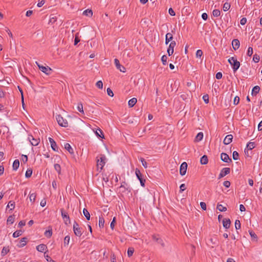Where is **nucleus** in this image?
I'll list each match as a JSON object with an SVG mask.
<instances>
[{
  "mask_svg": "<svg viewBox=\"0 0 262 262\" xmlns=\"http://www.w3.org/2000/svg\"><path fill=\"white\" fill-rule=\"evenodd\" d=\"M228 62L232 66L234 72H236L239 68L240 62L237 60L235 57H230L228 59Z\"/></svg>",
  "mask_w": 262,
  "mask_h": 262,
  "instance_id": "obj_1",
  "label": "nucleus"
},
{
  "mask_svg": "<svg viewBox=\"0 0 262 262\" xmlns=\"http://www.w3.org/2000/svg\"><path fill=\"white\" fill-rule=\"evenodd\" d=\"M56 119L60 126L64 127H67L68 126V122L67 120L63 119V118L60 115H56Z\"/></svg>",
  "mask_w": 262,
  "mask_h": 262,
  "instance_id": "obj_2",
  "label": "nucleus"
},
{
  "mask_svg": "<svg viewBox=\"0 0 262 262\" xmlns=\"http://www.w3.org/2000/svg\"><path fill=\"white\" fill-rule=\"evenodd\" d=\"M35 63L37 64V66H38L39 69L41 72H42L43 73H44L45 74H46L47 75L51 74V73L52 71V70L51 69V68H50L48 66L45 67V66H42V65L40 64L37 61H36Z\"/></svg>",
  "mask_w": 262,
  "mask_h": 262,
  "instance_id": "obj_3",
  "label": "nucleus"
},
{
  "mask_svg": "<svg viewBox=\"0 0 262 262\" xmlns=\"http://www.w3.org/2000/svg\"><path fill=\"white\" fill-rule=\"evenodd\" d=\"M73 230L75 235L80 237L82 234V229L80 228L78 224L74 222L73 224Z\"/></svg>",
  "mask_w": 262,
  "mask_h": 262,
  "instance_id": "obj_4",
  "label": "nucleus"
},
{
  "mask_svg": "<svg viewBox=\"0 0 262 262\" xmlns=\"http://www.w3.org/2000/svg\"><path fill=\"white\" fill-rule=\"evenodd\" d=\"M105 156L104 155H101L100 159H98L97 161V166L98 168H100V170L102 169L105 163Z\"/></svg>",
  "mask_w": 262,
  "mask_h": 262,
  "instance_id": "obj_5",
  "label": "nucleus"
},
{
  "mask_svg": "<svg viewBox=\"0 0 262 262\" xmlns=\"http://www.w3.org/2000/svg\"><path fill=\"white\" fill-rule=\"evenodd\" d=\"M135 173H136L137 177L138 178V179H139V180L140 182L141 185L143 187H144L145 180L143 179L142 176V174H141L140 171L138 169L136 168L135 170Z\"/></svg>",
  "mask_w": 262,
  "mask_h": 262,
  "instance_id": "obj_6",
  "label": "nucleus"
},
{
  "mask_svg": "<svg viewBox=\"0 0 262 262\" xmlns=\"http://www.w3.org/2000/svg\"><path fill=\"white\" fill-rule=\"evenodd\" d=\"M61 216L62 217V219L64 221V223L66 225H68L69 224H70V217L68 214L67 212L64 211L63 209H61Z\"/></svg>",
  "mask_w": 262,
  "mask_h": 262,
  "instance_id": "obj_7",
  "label": "nucleus"
},
{
  "mask_svg": "<svg viewBox=\"0 0 262 262\" xmlns=\"http://www.w3.org/2000/svg\"><path fill=\"white\" fill-rule=\"evenodd\" d=\"M28 139L33 146H37L40 142V139L39 138H35L32 135H29Z\"/></svg>",
  "mask_w": 262,
  "mask_h": 262,
  "instance_id": "obj_8",
  "label": "nucleus"
},
{
  "mask_svg": "<svg viewBox=\"0 0 262 262\" xmlns=\"http://www.w3.org/2000/svg\"><path fill=\"white\" fill-rule=\"evenodd\" d=\"M114 63H115V64L118 70H119L120 72H122L123 73L125 72V71H126L125 68L124 66H123L122 65H121L120 64L119 61L118 59H117V58L115 59Z\"/></svg>",
  "mask_w": 262,
  "mask_h": 262,
  "instance_id": "obj_9",
  "label": "nucleus"
},
{
  "mask_svg": "<svg viewBox=\"0 0 262 262\" xmlns=\"http://www.w3.org/2000/svg\"><path fill=\"white\" fill-rule=\"evenodd\" d=\"M187 168V163L185 162L182 163L180 166V173L181 175L184 176L186 174Z\"/></svg>",
  "mask_w": 262,
  "mask_h": 262,
  "instance_id": "obj_10",
  "label": "nucleus"
},
{
  "mask_svg": "<svg viewBox=\"0 0 262 262\" xmlns=\"http://www.w3.org/2000/svg\"><path fill=\"white\" fill-rule=\"evenodd\" d=\"M176 45V42L175 41H171L167 49V53L169 56L171 55L173 53V49Z\"/></svg>",
  "mask_w": 262,
  "mask_h": 262,
  "instance_id": "obj_11",
  "label": "nucleus"
},
{
  "mask_svg": "<svg viewBox=\"0 0 262 262\" xmlns=\"http://www.w3.org/2000/svg\"><path fill=\"white\" fill-rule=\"evenodd\" d=\"M230 169L228 167H226V168H223L221 170V172L219 174V178H221L225 177L227 174H229L230 173Z\"/></svg>",
  "mask_w": 262,
  "mask_h": 262,
  "instance_id": "obj_12",
  "label": "nucleus"
},
{
  "mask_svg": "<svg viewBox=\"0 0 262 262\" xmlns=\"http://www.w3.org/2000/svg\"><path fill=\"white\" fill-rule=\"evenodd\" d=\"M221 160L226 163L231 162L232 161L231 159L229 158V156L224 152H222L221 155Z\"/></svg>",
  "mask_w": 262,
  "mask_h": 262,
  "instance_id": "obj_13",
  "label": "nucleus"
},
{
  "mask_svg": "<svg viewBox=\"0 0 262 262\" xmlns=\"http://www.w3.org/2000/svg\"><path fill=\"white\" fill-rule=\"evenodd\" d=\"M232 139L233 136L232 135L230 134L227 135L223 141L224 144L225 145L230 144L232 142Z\"/></svg>",
  "mask_w": 262,
  "mask_h": 262,
  "instance_id": "obj_14",
  "label": "nucleus"
},
{
  "mask_svg": "<svg viewBox=\"0 0 262 262\" xmlns=\"http://www.w3.org/2000/svg\"><path fill=\"white\" fill-rule=\"evenodd\" d=\"M49 141L51 144V146L52 149L57 151L58 150V147L55 141L51 138H49Z\"/></svg>",
  "mask_w": 262,
  "mask_h": 262,
  "instance_id": "obj_15",
  "label": "nucleus"
},
{
  "mask_svg": "<svg viewBox=\"0 0 262 262\" xmlns=\"http://www.w3.org/2000/svg\"><path fill=\"white\" fill-rule=\"evenodd\" d=\"M232 45L234 50L238 49L240 46L239 41L237 39H234L232 41Z\"/></svg>",
  "mask_w": 262,
  "mask_h": 262,
  "instance_id": "obj_16",
  "label": "nucleus"
},
{
  "mask_svg": "<svg viewBox=\"0 0 262 262\" xmlns=\"http://www.w3.org/2000/svg\"><path fill=\"white\" fill-rule=\"evenodd\" d=\"M231 222L229 219H224L223 221V227L226 229L230 228Z\"/></svg>",
  "mask_w": 262,
  "mask_h": 262,
  "instance_id": "obj_17",
  "label": "nucleus"
},
{
  "mask_svg": "<svg viewBox=\"0 0 262 262\" xmlns=\"http://www.w3.org/2000/svg\"><path fill=\"white\" fill-rule=\"evenodd\" d=\"M47 249V247L45 244H40L36 247V249L38 251L43 252Z\"/></svg>",
  "mask_w": 262,
  "mask_h": 262,
  "instance_id": "obj_18",
  "label": "nucleus"
},
{
  "mask_svg": "<svg viewBox=\"0 0 262 262\" xmlns=\"http://www.w3.org/2000/svg\"><path fill=\"white\" fill-rule=\"evenodd\" d=\"M172 38L173 36L170 33H167L165 37V43L166 45L168 44L170 41L172 40Z\"/></svg>",
  "mask_w": 262,
  "mask_h": 262,
  "instance_id": "obj_19",
  "label": "nucleus"
},
{
  "mask_svg": "<svg viewBox=\"0 0 262 262\" xmlns=\"http://www.w3.org/2000/svg\"><path fill=\"white\" fill-rule=\"evenodd\" d=\"M259 86L258 85L255 86L252 89V95L253 96H256L259 93Z\"/></svg>",
  "mask_w": 262,
  "mask_h": 262,
  "instance_id": "obj_20",
  "label": "nucleus"
},
{
  "mask_svg": "<svg viewBox=\"0 0 262 262\" xmlns=\"http://www.w3.org/2000/svg\"><path fill=\"white\" fill-rule=\"evenodd\" d=\"M137 99L136 98H133L128 101V105L129 107H133L135 104L137 103Z\"/></svg>",
  "mask_w": 262,
  "mask_h": 262,
  "instance_id": "obj_21",
  "label": "nucleus"
},
{
  "mask_svg": "<svg viewBox=\"0 0 262 262\" xmlns=\"http://www.w3.org/2000/svg\"><path fill=\"white\" fill-rule=\"evenodd\" d=\"M203 133L202 132L199 133L195 137V141L199 142L203 139Z\"/></svg>",
  "mask_w": 262,
  "mask_h": 262,
  "instance_id": "obj_22",
  "label": "nucleus"
},
{
  "mask_svg": "<svg viewBox=\"0 0 262 262\" xmlns=\"http://www.w3.org/2000/svg\"><path fill=\"white\" fill-rule=\"evenodd\" d=\"M19 160H14V161L13 162V165H12L13 169L14 170H16L18 169V168L19 167Z\"/></svg>",
  "mask_w": 262,
  "mask_h": 262,
  "instance_id": "obj_23",
  "label": "nucleus"
},
{
  "mask_svg": "<svg viewBox=\"0 0 262 262\" xmlns=\"http://www.w3.org/2000/svg\"><path fill=\"white\" fill-rule=\"evenodd\" d=\"M152 238H153L154 240L156 241L157 243H158L159 244H161L162 247L164 246V243L163 242V240L162 239L157 237L155 235H153L152 236Z\"/></svg>",
  "mask_w": 262,
  "mask_h": 262,
  "instance_id": "obj_24",
  "label": "nucleus"
},
{
  "mask_svg": "<svg viewBox=\"0 0 262 262\" xmlns=\"http://www.w3.org/2000/svg\"><path fill=\"white\" fill-rule=\"evenodd\" d=\"M200 162L202 164H206L208 163V158L206 155L203 156L200 160Z\"/></svg>",
  "mask_w": 262,
  "mask_h": 262,
  "instance_id": "obj_25",
  "label": "nucleus"
},
{
  "mask_svg": "<svg viewBox=\"0 0 262 262\" xmlns=\"http://www.w3.org/2000/svg\"><path fill=\"white\" fill-rule=\"evenodd\" d=\"M95 134H96L97 136H98V137H100L101 138H102V139L104 138V136L103 135V132L100 128L98 129L95 132Z\"/></svg>",
  "mask_w": 262,
  "mask_h": 262,
  "instance_id": "obj_26",
  "label": "nucleus"
},
{
  "mask_svg": "<svg viewBox=\"0 0 262 262\" xmlns=\"http://www.w3.org/2000/svg\"><path fill=\"white\" fill-rule=\"evenodd\" d=\"M64 148L65 149H66L70 154H73L74 153V151H73V148L71 147V145L67 143L64 144Z\"/></svg>",
  "mask_w": 262,
  "mask_h": 262,
  "instance_id": "obj_27",
  "label": "nucleus"
},
{
  "mask_svg": "<svg viewBox=\"0 0 262 262\" xmlns=\"http://www.w3.org/2000/svg\"><path fill=\"white\" fill-rule=\"evenodd\" d=\"M83 215L86 217L87 220H90L91 215H90L89 212L88 211V210L84 208L83 209Z\"/></svg>",
  "mask_w": 262,
  "mask_h": 262,
  "instance_id": "obj_28",
  "label": "nucleus"
},
{
  "mask_svg": "<svg viewBox=\"0 0 262 262\" xmlns=\"http://www.w3.org/2000/svg\"><path fill=\"white\" fill-rule=\"evenodd\" d=\"M77 109L80 113H82V114H84L83 105L81 102L78 103Z\"/></svg>",
  "mask_w": 262,
  "mask_h": 262,
  "instance_id": "obj_29",
  "label": "nucleus"
},
{
  "mask_svg": "<svg viewBox=\"0 0 262 262\" xmlns=\"http://www.w3.org/2000/svg\"><path fill=\"white\" fill-rule=\"evenodd\" d=\"M27 238L26 237L22 238L20 241V245H18L19 247H23L27 244Z\"/></svg>",
  "mask_w": 262,
  "mask_h": 262,
  "instance_id": "obj_30",
  "label": "nucleus"
},
{
  "mask_svg": "<svg viewBox=\"0 0 262 262\" xmlns=\"http://www.w3.org/2000/svg\"><path fill=\"white\" fill-rule=\"evenodd\" d=\"M104 222L105 221L104 218L100 216L99 220V226L100 228H103Z\"/></svg>",
  "mask_w": 262,
  "mask_h": 262,
  "instance_id": "obj_31",
  "label": "nucleus"
},
{
  "mask_svg": "<svg viewBox=\"0 0 262 262\" xmlns=\"http://www.w3.org/2000/svg\"><path fill=\"white\" fill-rule=\"evenodd\" d=\"M216 208L220 211H221V212L226 211L227 210V208L226 207H224L221 204H217Z\"/></svg>",
  "mask_w": 262,
  "mask_h": 262,
  "instance_id": "obj_32",
  "label": "nucleus"
},
{
  "mask_svg": "<svg viewBox=\"0 0 262 262\" xmlns=\"http://www.w3.org/2000/svg\"><path fill=\"white\" fill-rule=\"evenodd\" d=\"M9 252V247H4L1 252V254L3 256L5 255Z\"/></svg>",
  "mask_w": 262,
  "mask_h": 262,
  "instance_id": "obj_33",
  "label": "nucleus"
},
{
  "mask_svg": "<svg viewBox=\"0 0 262 262\" xmlns=\"http://www.w3.org/2000/svg\"><path fill=\"white\" fill-rule=\"evenodd\" d=\"M83 14L85 16H92L93 15V12L91 10L87 9L83 11Z\"/></svg>",
  "mask_w": 262,
  "mask_h": 262,
  "instance_id": "obj_34",
  "label": "nucleus"
},
{
  "mask_svg": "<svg viewBox=\"0 0 262 262\" xmlns=\"http://www.w3.org/2000/svg\"><path fill=\"white\" fill-rule=\"evenodd\" d=\"M7 207L9 208L11 210L14 209L15 207V202L12 201H9Z\"/></svg>",
  "mask_w": 262,
  "mask_h": 262,
  "instance_id": "obj_35",
  "label": "nucleus"
},
{
  "mask_svg": "<svg viewBox=\"0 0 262 262\" xmlns=\"http://www.w3.org/2000/svg\"><path fill=\"white\" fill-rule=\"evenodd\" d=\"M14 222V216L10 215L8 217L7 222V224H12Z\"/></svg>",
  "mask_w": 262,
  "mask_h": 262,
  "instance_id": "obj_36",
  "label": "nucleus"
},
{
  "mask_svg": "<svg viewBox=\"0 0 262 262\" xmlns=\"http://www.w3.org/2000/svg\"><path fill=\"white\" fill-rule=\"evenodd\" d=\"M70 237L69 235L66 236L64 238V246H67L69 244Z\"/></svg>",
  "mask_w": 262,
  "mask_h": 262,
  "instance_id": "obj_37",
  "label": "nucleus"
},
{
  "mask_svg": "<svg viewBox=\"0 0 262 262\" xmlns=\"http://www.w3.org/2000/svg\"><path fill=\"white\" fill-rule=\"evenodd\" d=\"M230 8V4L229 3L226 2L223 5V10L224 11H228Z\"/></svg>",
  "mask_w": 262,
  "mask_h": 262,
  "instance_id": "obj_38",
  "label": "nucleus"
},
{
  "mask_svg": "<svg viewBox=\"0 0 262 262\" xmlns=\"http://www.w3.org/2000/svg\"><path fill=\"white\" fill-rule=\"evenodd\" d=\"M36 199V194L34 193H30L29 195V200L30 202H34Z\"/></svg>",
  "mask_w": 262,
  "mask_h": 262,
  "instance_id": "obj_39",
  "label": "nucleus"
},
{
  "mask_svg": "<svg viewBox=\"0 0 262 262\" xmlns=\"http://www.w3.org/2000/svg\"><path fill=\"white\" fill-rule=\"evenodd\" d=\"M134 252V249L133 247H129L127 250V255L128 257H130L133 255Z\"/></svg>",
  "mask_w": 262,
  "mask_h": 262,
  "instance_id": "obj_40",
  "label": "nucleus"
},
{
  "mask_svg": "<svg viewBox=\"0 0 262 262\" xmlns=\"http://www.w3.org/2000/svg\"><path fill=\"white\" fill-rule=\"evenodd\" d=\"M32 174V170L31 169H28L26 172L25 176L26 178H29L31 177Z\"/></svg>",
  "mask_w": 262,
  "mask_h": 262,
  "instance_id": "obj_41",
  "label": "nucleus"
},
{
  "mask_svg": "<svg viewBox=\"0 0 262 262\" xmlns=\"http://www.w3.org/2000/svg\"><path fill=\"white\" fill-rule=\"evenodd\" d=\"M212 14L214 17H218L221 14V12L218 9H215L212 12Z\"/></svg>",
  "mask_w": 262,
  "mask_h": 262,
  "instance_id": "obj_42",
  "label": "nucleus"
},
{
  "mask_svg": "<svg viewBox=\"0 0 262 262\" xmlns=\"http://www.w3.org/2000/svg\"><path fill=\"white\" fill-rule=\"evenodd\" d=\"M22 234V231L21 230H17L15 231L13 234V236L14 237H17L20 236Z\"/></svg>",
  "mask_w": 262,
  "mask_h": 262,
  "instance_id": "obj_43",
  "label": "nucleus"
},
{
  "mask_svg": "<svg viewBox=\"0 0 262 262\" xmlns=\"http://www.w3.org/2000/svg\"><path fill=\"white\" fill-rule=\"evenodd\" d=\"M259 59H260V57H259V56L257 54H255L254 55H253V61L256 63L259 62Z\"/></svg>",
  "mask_w": 262,
  "mask_h": 262,
  "instance_id": "obj_44",
  "label": "nucleus"
},
{
  "mask_svg": "<svg viewBox=\"0 0 262 262\" xmlns=\"http://www.w3.org/2000/svg\"><path fill=\"white\" fill-rule=\"evenodd\" d=\"M249 234L251 236V237L254 239V240H257V235L256 234L252 231H249Z\"/></svg>",
  "mask_w": 262,
  "mask_h": 262,
  "instance_id": "obj_45",
  "label": "nucleus"
},
{
  "mask_svg": "<svg viewBox=\"0 0 262 262\" xmlns=\"http://www.w3.org/2000/svg\"><path fill=\"white\" fill-rule=\"evenodd\" d=\"M254 145H255V143L254 142H249L247 144V148H249V149L251 150L254 148V147H255Z\"/></svg>",
  "mask_w": 262,
  "mask_h": 262,
  "instance_id": "obj_46",
  "label": "nucleus"
},
{
  "mask_svg": "<svg viewBox=\"0 0 262 262\" xmlns=\"http://www.w3.org/2000/svg\"><path fill=\"white\" fill-rule=\"evenodd\" d=\"M233 159L234 160H236L238 159L239 155L238 153L236 151H234L233 152Z\"/></svg>",
  "mask_w": 262,
  "mask_h": 262,
  "instance_id": "obj_47",
  "label": "nucleus"
},
{
  "mask_svg": "<svg viewBox=\"0 0 262 262\" xmlns=\"http://www.w3.org/2000/svg\"><path fill=\"white\" fill-rule=\"evenodd\" d=\"M45 235L48 237H51L52 235V229L46 231L45 232Z\"/></svg>",
  "mask_w": 262,
  "mask_h": 262,
  "instance_id": "obj_48",
  "label": "nucleus"
},
{
  "mask_svg": "<svg viewBox=\"0 0 262 262\" xmlns=\"http://www.w3.org/2000/svg\"><path fill=\"white\" fill-rule=\"evenodd\" d=\"M167 56L166 55H163L161 57V61L164 65L167 64Z\"/></svg>",
  "mask_w": 262,
  "mask_h": 262,
  "instance_id": "obj_49",
  "label": "nucleus"
},
{
  "mask_svg": "<svg viewBox=\"0 0 262 262\" xmlns=\"http://www.w3.org/2000/svg\"><path fill=\"white\" fill-rule=\"evenodd\" d=\"M235 227L236 229H239L241 228V223L238 220H236L235 222Z\"/></svg>",
  "mask_w": 262,
  "mask_h": 262,
  "instance_id": "obj_50",
  "label": "nucleus"
},
{
  "mask_svg": "<svg viewBox=\"0 0 262 262\" xmlns=\"http://www.w3.org/2000/svg\"><path fill=\"white\" fill-rule=\"evenodd\" d=\"M253 54V48L251 47L248 49L247 54L248 56H251Z\"/></svg>",
  "mask_w": 262,
  "mask_h": 262,
  "instance_id": "obj_51",
  "label": "nucleus"
},
{
  "mask_svg": "<svg viewBox=\"0 0 262 262\" xmlns=\"http://www.w3.org/2000/svg\"><path fill=\"white\" fill-rule=\"evenodd\" d=\"M203 55V52L201 50H197L196 52V56L197 58H201Z\"/></svg>",
  "mask_w": 262,
  "mask_h": 262,
  "instance_id": "obj_52",
  "label": "nucleus"
},
{
  "mask_svg": "<svg viewBox=\"0 0 262 262\" xmlns=\"http://www.w3.org/2000/svg\"><path fill=\"white\" fill-rule=\"evenodd\" d=\"M96 86L100 89H102L103 88V83L101 80H99L96 83Z\"/></svg>",
  "mask_w": 262,
  "mask_h": 262,
  "instance_id": "obj_53",
  "label": "nucleus"
},
{
  "mask_svg": "<svg viewBox=\"0 0 262 262\" xmlns=\"http://www.w3.org/2000/svg\"><path fill=\"white\" fill-rule=\"evenodd\" d=\"M54 168L58 173H60L61 167L59 164H55L54 165Z\"/></svg>",
  "mask_w": 262,
  "mask_h": 262,
  "instance_id": "obj_54",
  "label": "nucleus"
},
{
  "mask_svg": "<svg viewBox=\"0 0 262 262\" xmlns=\"http://www.w3.org/2000/svg\"><path fill=\"white\" fill-rule=\"evenodd\" d=\"M203 99L205 102V103L207 104L209 103V96L208 95H205L203 97Z\"/></svg>",
  "mask_w": 262,
  "mask_h": 262,
  "instance_id": "obj_55",
  "label": "nucleus"
},
{
  "mask_svg": "<svg viewBox=\"0 0 262 262\" xmlns=\"http://www.w3.org/2000/svg\"><path fill=\"white\" fill-rule=\"evenodd\" d=\"M140 161L142 164V165L144 166V168H147V165L146 162L145 161V160L143 158H141Z\"/></svg>",
  "mask_w": 262,
  "mask_h": 262,
  "instance_id": "obj_56",
  "label": "nucleus"
},
{
  "mask_svg": "<svg viewBox=\"0 0 262 262\" xmlns=\"http://www.w3.org/2000/svg\"><path fill=\"white\" fill-rule=\"evenodd\" d=\"M107 95L111 97H113L114 96V93L110 88H107Z\"/></svg>",
  "mask_w": 262,
  "mask_h": 262,
  "instance_id": "obj_57",
  "label": "nucleus"
},
{
  "mask_svg": "<svg viewBox=\"0 0 262 262\" xmlns=\"http://www.w3.org/2000/svg\"><path fill=\"white\" fill-rule=\"evenodd\" d=\"M239 102V98L238 96L234 97L233 103L234 105H237Z\"/></svg>",
  "mask_w": 262,
  "mask_h": 262,
  "instance_id": "obj_58",
  "label": "nucleus"
},
{
  "mask_svg": "<svg viewBox=\"0 0 262 262\" xmlns=\"http://www.w3.org/2000/svg\"><path fill=\"white\" fill-rule=\"evenodd\" d=\"M115 223H116V218L114 217V219H113V221H112L111 225H110V227L112 229H114V228L115 227Z\"/></svg>",
  "mask_w": 262,
  "mask_h": 262,
  "instance_id": "obj_59",
  "label": "nucleus"
},
{
  "mask_svg": "<svg viewBox=\"0 0 262 262\" xmlns=\"http://www.w3.org/2000/svg\"><path fill=\"white\" fill-rule=\"evenodd\" d=\"M21 160L24 163H26L28 161V157L26 155H22Z\"/></svg>",
  "mask_w": 262,
  "mask_h": 262,
  "instance_id": "obj_60",
  "label": "nucleus"
},
{
  "mask_svg": "<svg viewBox=\"0 0 262 262\" xmlns=\"http://www.w3.org/2000/svg\"><path fill=\"white\" fill-rule=\"evenodd\" d=\"M230 182L228 181H226L224 182L223 185L226 188H229L230 186Z\"/></svg>",
  "mask_w": 262,
  "mask_h": 262,
  "instance_id": "obj_61",
  "label": "nucleus"
},
{
  "mask_svg": "<svg viewBox=\"0 0 262 262\" xmlns=\"http://www.w3.org/2000/svg\"><path fill=\"white\" fill-rule=\"evenodd\" d=\"M168 12L169 14L171 16H174L176 15L175 12L171 8L169 9Z\"/></svg>",
  "mask_w": 262,
  "mask_h": 262,
  "instance_id": "obj_62",
  "label": "nucleus"
},
{
  "mask_svg": "<svg viewBox=\"0 0 262 262\" xmlns=\"http://www.w3.org/2000/svg\"><path fill=\"white\" fill-rule=\"evenodd\" d=\"M247 22V19L245 17H243L242 18L241 20H240V24L242 25H244L246 24Z\"/></svg>",
  "mask_w": 262,
  "mask_h": 262,
  "instance_id": "obj_63",
  "label": "nucleus"
},
{
  "mask_svg": "<svg viewBox=\"0 0 262 262\" xmlns=\"http://www.w3.org/2000/svg\"><path fill=\"white\" fill-rule=\"evenodd\" d=\"M200 206L201 207V208L203 210H206V204L205 203H204V202H201Z\"/></svg>",
  "mask_w": 262,
  "mask_h": 262,
  "instance_id": "obj_64",
  "label": "nucleus"
}]
</instances>
